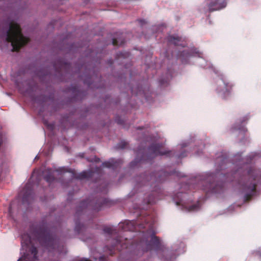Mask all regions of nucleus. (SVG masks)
I'll return each instance as SVG.
<instances>
[{
    "instance_id": "obj_1",
    "label": "nucleus",
    "mask_w": 261,
    "mask_h": 261,
    "mask_svg": "<svg viewBox=\"0 0 261 261\" xmlns=\"http://www.w3.org/2000/svg\"><path fill=\"white\" fill-rule=\"evenodd\" d=\"M36 240L44 248L52 251H59V241L50 233L44 224H33L30 229V233L21 236L22 253L23 255L18 261H36L37 259V250L33 241Z\"/></svg>"
},
{
    "instance_id": "obj_2",
    "label": "nucleus",
    "mask_w": 261,
    "mask_h": 261,
    "mask_svg": "<svg viewBox=\"0 0 261 261\" xmlns=\"http://www.w3.org/2000/svg\"><path fill=\"white\" fill-rule=\"evenodd\" d=\"M29 39L23 36L19 25L8 19L0 22V49L18 51Z\"/></svg>"
},
{
    "instance_id": "obj_3",
    "label": "nucleus",
    "mask_w": 261,
    "mask_h": 261,
    "mask_svg": "<svg viewBox=\"0 0 261 261\" xmlns=\"http://www.w3.org/2000/svg\"><path fill=\"white\" fill-rule=\"evenodd\" d=\"M246 181L242 184L243 191L246 193L244 196L245 202L250 201L256 193L257 184L261 180V171L249 168L247 174L244 177Z\"/></svg>"
},
{
    "instance_id": "obj_4",
    "label": "nucleus",
    "mask_w": 261,
    "mask_h": 261,
    "mask_svg": "<svg viewBox=\"0 0 261 261\" xmlns=\"http://www.w3.org/2000/svg\"><path fill=\"white\" fill-rule=\"evenodd\" d=\"M163 171L157 173L145 172L139 174L133 179L134 190L137 191H143L142 189H149L153 187L156 182H159L164 180L161 177Z\"/></svg>"
},
{
    "instance_id": "obj_5",
    "label": "nucleus",
    "mask_w": 261,
    "mask_h": 261,
    "mask_svg": "<svg viewBox=\"0 0 261 261\" xmlns=\"http://www.w3.org/2000/svg\"><path fill=\"white\" fill-rule=\"evenodd\" d=\"M136 248L141 251V253L154 248L156 251H164L165 247L161 242L160 239L151 233L150 231L143 232L141 234L140 240L136 243Z\"/></svg>"
},
{
    "instance_id": "obj_6",
    "label": "nucleus",
    "mask_w": 261,
    "mask_h": 261,
    "mask_svg": "<svg viewBox=\"0 0 261 261\" xmlns=\"http://www.w3.org/2000/svg\"><path fill=\"white\" fill-rule=\"evenodd\" d=\"M162 144L159 143H155L151 144L148 148L149 155L147 159L146 156L143 155L142 158L139 159L136 158L133 161L130 163L131 167H135L139 163H142L146 160H151V159L158 155H168L169 156H175L177 159H182L187 156V153L186 151H182L180 153H175L171 151H162L161 148Z\"/></svg>"
},
{
    "instance_id": "obj_7",
    "label": "nucleus",
    "mask_w": 261,
    "mask_h": 261,
    "mask_svg": "<svg viewBox=\"0 0 261 261\" xmlns=\"http://www.w3.org/2000/svg\"><path fill=\"white\" fill-rule=\"evenodd\" d=\"M217 82L219 85L216 91L222 98H226L230 94L233 84L223 77L221 78Z\"/></svg>"
},
{
    "instance_id": "obj_8",
    "label": "nucleus",
    "mask_w": 261,
    "mask_h": 261,
    "mask_svg": "<svg viewBox=\"0 0 261 261\" xmlns=\"http://www.w3.org/2000/svg\"><path fill=\"white\" fill-rule=\"evenodd\" d=\"M187 197V194L181 192L177 193L173 197V200L177 205H181L182 209L185 208L189 212L197 211L199 209V203L192 204L189 206L185 205L184 198Z\"/></svg>"
},
{
    "instance_id": "obj_9",
    "label": "nucleus",
    "mask_w": 261,
    "mask_h": 261,
    "mask_svg": "<svg viewBox=\"0 0 261 261\" xmlns=\"http://www.w3.org/2000/svg\"><path fill=\"white\" fill-rule=\"evenodd\" d=\"M200 181L198 184V186L201 187V189L204 191L206 195L208 196L212 193V175L211 173H206L200 176Z\"/></svg>"
},
{
    "instance_id": "obj_10",
    "label": "nucleus",
    "mask_w": 261,
    "mask_h": 261,
    "mask_svg": "<svg viewBox=\"0 0 261 261\" xmlns=\"http://www.w3.org/2000/svg\"><path fill=\"white\" fill-rule=\"evenodd\" d=\"M54 68L57 72V74H59L63 76L64 74L70 72L71 65L67 62L59 60L54 64Z\"/></svg>"
},
{
    "instance_id": "obj_11",
    "label": "nucleus",
    "mask_w": 261,
    "mask_h": 261,
    "mask_svg": "<svg viewBox=\"0 0 261 261\" xmlns=\"http://www.w3.org/2000/svg\"><path fill=\"white\" fill-rule=\"evenodd\" d=\"M94 203H95L94 200H86L82 201L80 204V205L77 207L75 217H79L81 215L82 212L86 207L91 206L92 208L95 210L99 211L100 210L99 207L97 206L96 205H93Z\"/></svg>"
},
{
    "instance_id": "obj_12",
    "label": "nucleus",
    "mask_w": 261,
    "mask_h": 261,
    "mask_svg": "<svg viewBox=\"0 0 261 261\" xmlns=\"http://www.w3.org/2000/svg\"><path fill=\"white\" fill-rule=\"evenodd\" d=\"M120 227L124 231H134L138 229H143L146 227L143 224L138 223L135 221H126L120 224Z\"/></svg>"
},
{
    "instance_id": "obj_13",
    "label": "nucleus",
    "mask_w": 261,
    "mask_h": 261,
    "mask_svg": "<svg viewBox=\"0 0 261 261\" xmlns=\"http://www.w3.org/2000/svg\"><path fill=\"white\" fill-rule=\"evenodd\" d=\"M67 171L71 173L72 177L73 178L80 180H83L85 179H89L90 178L94 177L97 174V173H96L95 172L91 171H84L80 173H76L75 172H73L71 169L68 170Z\"/></svg>"
},
{
    "instance_id": "obj_14",
    "label": "nucleus",
    "mask_w": 261,
    "mask_h": 261,
    "mask_svg": "<svg viewBox=\"0 0 261 261\" xmlns=\"http://www.w3.org/2000/svg\"><path fill=\"white\" fill-rule=\"evenodd\" d=\"M194 55H198L199 57V51L196 48H192L190 51L188 50H183L179 55V58H181V61L182 63H187V59Z\"/></svg>"
},
{
    "instance_id": "obj_15",
    "label": "nucleus",
    "mask_w": 261,
    "mask_h": 261,
    "mask_svg": "<svg viewBox=\"0 0 261 261\" xmlns=\"http://www.w3.org/2000/svg\"><path fill=\"white\" fill-rule=\"evenodd\" d=\"M114 243L111 246V248H109V249L111 251L112 249L114 248H116L117 250H121L123 249V248H126L127 247V245L124 244L122 243V238L119 237L117 238L116 239H115L114 241Z\"/></svg>"
},
{
    "instance_id": "obj_16",
    "label": "nucleus",
    "mask_w": 261,
    "mask_h": 261,
    "mask_svg": "<svg viewBox=\"0 0 261 261\" xmlns=\"http://www.w3.org/2000/svg\"><path fill=\"white\" fill-rule=\"evenodd\" d=\"M226 0H213V11L219 10L226 6Z\"/></svg>"
},
{
    "instance_id": "obj_17",
    "label": "nucleus",
    "mask_w": 261,
    "mask_h": 261,
    "mask_svg": "<svg viewBox=\"0 0 261 261\" xmlns=\"http://www.w3.org/2000/svg\"><path fill=\"white\" fill-rule=\"evenodd\" d=\"M168 41L170 44H173L176 46L181 45L184 46V45L180 42L181 41V38L176 36L170 35L167 37Z\"/></svg>"
},
{
    "instance_id": "obj_18",
    "label": "nucleus",
    "mask_w": 261,
    "mask_h": 261,
    "mask_svg": "<svg viewBox=\"0 0 261 261\" xmlns=\"http://www.w3.org/2000/svg\"><path fill=\"white\" fill-rule=\"evenodd\" d=\"M122 164V161L121 160H114L112 159L108 162H106L102 163L103 166L107 168H115L116 167L117 165Z\"/></svg>"
},
{
    "instance_id": "obj_19",
    "label": "nucleus",
    "mask_w": 261,
    "mask_h": 261,
    "mask_svg": "<svg viewBox=\"0 0 261 261\" xmlns=\"http://www.w3.org/2000/svg\"><path fill=\"white\" fill-rule=\"evenodd\" d=\"M43 174L44 179L48 183H50L55 179L54 175L49 170H45Z\"/></svg>"
},
{
    "instance_id": "obj_20",
    "label": "nucleus",
    "mask_w": 261,
    "mask_h": 261,
    "mask_svg": "<svg viewBox=\"0 0 261 261\" xmlns=\"http://www.w3.org/2000/svg\"><path fill=\"white\" fill-rule=\"evenodd\" d=\"M75 230L78 233H80L82 232L83 229L84 228V225L83 224H81L80 222L78 220H75Z\"/></svg>"
},
{
    "instance_id": "obj_21",
    "label": "nucleus",
    "mask_w": 261,
    "mask_h": 261,
    "mask_svg": "<svg viewBox=\"0 0 261 261\" xmlns=\"http://www.w3.org/2000/svg\"><path fill=\"white\" fill-rule=\"evenodd\" d=\"M171 75L169 74H168V75H167L166 78L161 79L159 81L160 85L162 86H163L165 84H167L168 83L170 79L171 78Z\"/></svg>"
},
{
    "instance_id": "obj_22",
    "label": "nucleus",
    "mask_w": 261,
    "mask_h": 261,
    "mask_svg": "<svg viewBox=\"0 0 261 261\" xmlns=\"http://www.w3.org/2000/svg\"><path fill=\"white\" fill-rule=\"evenodd\" d=\"M126 142L124 141H121L119 143L117 144V145L115 147L116 149H124L126 146Z\"/></svg>"
},
{
    "instance_id": "obj_23",
    "label": "nucleus",
    "mask_w": 261,
    "mask_h": 261,
    "mask_svg": "<svg viewBox=\"0 0 261 261\" xmlns=\"http://www.w3.org/2000/svg\"><path fill=\"white\" fill-rule=\"evenodd\" d=\"M253 254L255 256H257L259 259H261V248L254 251L253 252Z\"/></svg>"
},
{
    "instance_id": "obj_24",
    "label": "nucleus",
    "mask_w": 261,
    "mask_h": 261,
    "mask_svg": "<svg viewBox=\"0 0 261 261\" xmlns=\"http://www.w3.org/2000/svg\"><path fill=\"white\" fill-rule=\"evenodd\" d=\"M171 174H174L176 176H177L178 177H184L185 176L183 173H181V172H180L179 171H176V170L173 171L171 173Z\"/></svg>"
},
{
    "instance_id": "obj_25",
    "label": "nucleus",
    "mask_w": 261,
    "mask_h": 261,
    "mask_svg": "<svg viewBox=\"0 0 261 261\" xmlns=\"http://www.w3.org/2000/svg\"><path fill=\"white\" fill-rule=\"evenodd\" d=\"M113 229L109 227H106L103 228V231L105 233H108V234H112L113 233Z\"/></svg>"
},
{
    "instance_id": "obj_26",
    "label": "nucleus",
    "mask_w": 261,
    "mask_h": 261,
    "mask_svg": "<svg viewBox=\"0 0 261 261\" xmlns=\"http://www.w3.org/2000/svg\"><path fill=\"white\" fill-rule=\"evenodd\" d=\"M123 43V41H121L119 42L116 39H113L112 40V44L114 46H118L121 45Z\"/></svg>"
},
{
    "instance_id": "obj_27",
    "label": "nucleus",
    "mask_w": 261,
    "mask_h": 261,
    "mask_svg": "<svg viewBox=\"0 0 261 261\" xmlns=\"http://www.w3.org/2000/svg\"><path fill=\"white\" fill-rule=\"evenodd\" d=\"M138 21H139L141 26H143V24H146L147 23V22L144 19H139V20H138Z\"/></svg>"
},
{
    "instance_id": "obj_28",
    "label": "nucleus",
    "mask_w": 261,
    "mask_h": 261,
    "mask_svg": "<svg viewBox=\"0 0 261 261\" xmlns=\"http://www.w3.org/2000/svg\"><path fill=\"white\" fill-rule=\"evenodd\" d=\"M84 83L87 84L89 86L91 85L90 81L88 79H84Z\"/></svg>"
},
{
    "instance_id": "obj_29",
    "label": "nucleus",
    "mask_w": 261,
    "mask_h": 261,
    "mask_svg": "<svg viewBox=\"0 0 261 261\" xmlns=\"http://www.w3.org/2000/svg\"><path fill=\"white\" fill-rule=\"evenodd\" d=\"M28 199V196L25 195H24L22 197V201L24 203Z\"/></svg>"
},
{
    "instance_id": "obj_30",
    "label": "nucleus",
    "mask_w": 261,
    "mask_h": 261,
    "mask_svg": "<svg viewBox=\"0 0 261 261\" xmlns=\"http://www.w3.org/2000/svg\"><path fill=\"white\" fill-rule=\"evenodd\" d=\"M116 121L117 123L121 124L123 123V121L121 119H116Z\"/></svg>"
},
{
    "instance_id": "obj_31",
    "label": "nucleus",
    "mask_w": 261,
    "mask_h": 261,
    "mask_svg": "<svg viewBox=\"0 0 261 261\" xmlns=\"http://www.w3.org/2000/svg\"><path fill=\"white\" fill-rule=\"evenodd\" d=\"M211 4H212L211 2H210L208 3V9H209L210 11H211L212 10V6Z\"/></svg>"
},
{
    "instance_id": "obj_32",
    "label": "nucleus",
    "mask_w": 261,
    "mask_h": 261,
    "mask_svg": "<svg viewBox=\"0 0 261 261\" xmlns=\"http://www.w3.org/2000/svg\"><path fill=\"white\" fill-rule=\"evenodd\" d=\"M181 147L182 148H184L185 147H187L188 146V144L187 143H182L181 144Z\"/></svg>"
},
{
    "instance_id": "obj_33",
    "label": "nucleus",
    "mask_w": 261,
    "mask_h": 261,
    "mask_svg": "<svg viewBox=\"0 0 261 261\" xmlns=\"http://www.w3.org/2000/svg\"><path fill=\"white\" fill-rule=\"evenodd\" d=\"M105 259V257L104 256H100L99 257V261H103Z\"/></svg>"
},
{
    "instance_id": "obj_34",
    "label": "nucleus",
    "mask_w": 261,
    "mask_h": 261,
    "mask_svg": "<svg viewBox=\"0 0 261 261\" xmlns=\"http://www.w3.org/2000/svg\"><path fill=\"white\" fill-rule=\"evenodd\" d=\"M32 90H33V89L32 88H29V89L26 90V92L29 93Z\"/></svg>"
},
{
    "instance_id": "obj_35",
    "label": "nucleus",
    "mask_w": 261,
    "mask_h": 261,
    "mask_svg": "<svg viewBox=\"0 0 261 261\" xmlns=\"http://www.w3.org/2000/svg\"><path fill=\"white\" fill-rule=\"evenodd\" d=\"M33 99L34 101L37 102H40V100L37 98H36V97H33Z\"/></svg>"
},
{
    "instance_id": "obj_36",
    "label": "nucleus",
    "mask_w": 261,
    "mask_h": 261,
    "mask_svg": "<svg viewBox=\"0 0 261 261\" xmlns=\"http://www.w3.org/2000/svg\"><path fill=\"white\" fill-rule=\"evenodd\" d=\"M47 100V98H45V97H44L43 100H42V102H44V101H46Z\"/></svg>"
},
{
    "instance_id": "obj_37",
    "label": "nucleus",
    "mask_w": 261,
    "mask_h": 261,
    "mask_svg": "<svg viewBox=\"0 0 261 261\" xmlns=\"http://www.w3.org/2000/svg\"><path fill=\"white\" fill-rule=\"evenodd\" d=\"M248 118L247 117H245V119H244V120L242 121V123H243V121H246V120H248Z\"/></svg>"
},
{
    "instance_id": "obj_38",
    "label": "nucleus",
    "mask_w": 261,
    "mask_h": 261,
    "mask_svg": "<svg viewBox=\"0 0 261 261\" xmlns=\"http://www.w3.org/2000/svg\"><path fill=\"white\" fill-rule=\"evenodd\" d=\"M213 194H214L215 192H216V188H214V187H213Z\"/></svg>"
},
{
    "instance_id": "obj_39",
    "label": "nucleus",
    "mask_w": 261,
    "mask_h": 261,
    "mask_svg": "<svg viewBox=\"0 0 261 261\" xmlns=\"http://www.w3.org/2000/svg\"><path fill=\"white\" fill-rule=\"evenodd\" d=\"M100 159L99 158H97L95 160L96 162H99Z\"/></svg>"
},
{
    "instance_id": "obj_40",
    "label": "nucleus",
    "mask_w": 261,
    "mask_h": 261,
    "mask_svg": "<svg viewBox=\"0 0 261 261\" xmlns=\"http://www.w3.org/2000/svg\"><path fill=\"white\" fill-rule=\"evenodd\" d=\"M60 170L61 171H63L64 172V170H65V168H62V169H60Z\"/></svg>"
},
{
    "instance_id": "obj_41",
    "label": "nucleus",
    "mask_w": 261,
    "mask_h": 261,
    "mask_svg": "<svg viewBox=\"0 0 261 261\" xmlns=\"http://www.w3.org/2000/svg\"><path fill=\"white\" fill-rule=\"evenodd\" d=\"M245 129H246V128H244V127H242V130H243V131H245Z\"/></svg>"
},
{
    "instance_id": "obj_42",
    "label": "nucleus",
    "mask_w": 261,
    "mask_h": 261,
    "mask_svg": "<svg viewBox=\"0 0 261 261\" xmlns=\"http://www.w3.org/2000/svg\"><path fill=\"white\" fill-rule=\"evenodd\" d=\"M140 151H139V152H138V154H137V156H138V157L139 156V154H140Z\"/></svg>"
},
{
    "instance_id": "obj_43",
    "label": "nucleus",
    "mask_w": 261,
    "mask_h": 261,
    "mask_svg": "<svg viewBox=\"0 0 261 261\" xmlns=\"http://www.w3.org/2000/svg\"><path fill=\"white\" fill-rule=\"evenodd\" d=\"M98 202H99V203H100L101 204L102 201H101V200H99V201H98Z\"/></svg>"
},
{
    "instance_id": "obj_44",
    "label": "nucleus",
    "mask_w": 261,
    "mask_h": 261,
    "mask_svg": "<svg viewBox=\"0 0 261 261\" xmlns=\"http://www.w3.org/2000/svg\"><path fill=\"white\" fill-rule=\"evenodd\" d=\"M200 60H201V61H204V60H203V59H200Z\"/></svg>"
},
{
    "instance_id": "obj_45",
    "label": "nucleus",
    "mask_w": 261,
    "mask_h": 261,
    "mask_svg": "<svg viewBox=\"0 0 261 261\" xmlns=\"http://www.w3.org/2000/svg\"><path fill=\"white\" fill-rule=\"evenodd\" d=\"M237 128L238 129H241L240 127H237Z\"/></svg>"
},
{
    "instance_id": "obj_46",
    "label": "nucleus",
    "mask_w": 261,
    "mask_h": 261,
    "mask_svg": "<svg viewBox=\"0 0 261 261\" xmlns=\"http://www.w3.org/2000/svg\"><path fill=\"white\" fill-rule=\"evenodd\" d=\"M213 72H215V69L214 68L213 69Z\"/></svg>"
},
{
    "instance_id": "obj_47",
    "label": "nucleus",
    "mask_w": 261,
    "mask_h": 261,
    "mask_svg": "<svg viewBox=\"0 0 261 261\" xmlns=\"http://www.w3.org/2000/svg\"><path fill=\"white\" fill-rule=\"evenodd\" d=\"M180 245L182 246L184 244L182 243H181Z\"/></svg>"
},
{
    "instance_id": "obj_48",
    "label": "nucleus",
    "mask_w": 261,
    "mask_h": 261,
    "mask_svg": "<svg viewBox=\"0 0 261 261\" xmlns=\"http://www.w3.org/2000/svg\"><path fill=\"white\" fill-rule=\"evenodd\" d=\"M102 202H105V200H102Z\"/></svg>"
}]
</instances>
